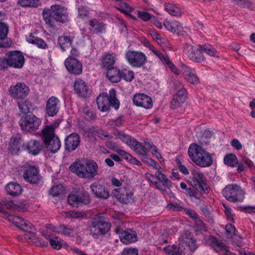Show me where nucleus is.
<instances>
[{
  "mask_svg": "<svg viewBox=\"0 0 255 255\" xmlns=\"http://www.w3.org/2000/svg\"><path fill=\"white\" fill-rule=\"evenodd\" d=\"M164 25L168 30L172 32L180 30L181 28V25L178 22H170L166 21L164 23Z\"/></svg>",
  "mask_w": 255,
  "mask_h": 255,
  "instance_id": "obj_44",
  "label": "nucleus"
},
{
  "mask_svg": "<svg viewBox=\"0 0 255 255\" xmlns=\"http://www.w3.org/2000/svg\"><path fill=\"white\" fill-rule=\"evenodd\" d=\"M18 3L23 7H37L41 4L39 0H19Z\"/></svg>",
  "mask_w": 255,
  "mask_h": 255,
  "instance_id": "obj_43",
  "label": "nucleus"
},
{
  "mask_svg": "<svg viewBox=\"0 0 255 255\" xmlns=\"http://www.w3.org/2000/svg\"><path fill=\"white\" fill-rule=\"evenodd\" d=\"M8 31L7 25L2 22H0V39H4L7 35Z\"/></svg>",
  "mask_w": 255,
  "mask_h": 255,
  "instance_id": "obj_51",
  "label": "nucleus"
},
{
  "mask_svg": "<svg viewBox=\"0 0 255 255\" xmlns=\"http://www.w3.org/2000/svg\"><path fill=\"white\" fill-rule=\"evenodd\" d=\"M195 223L197 227L200 230L206 231V228L204 222L199 218L195 220Z\"/></svg>",
  "mask_w": 255,
  "mask_h": 255,
  "instance_id": "obj_64",
  "label": "nucleus"
},
{
  "mask_svg": "<svg viewBox=\"0 0 255 255\" xmlns=\"http://www.w3.org/2000/svg\"><path fill=\"white\" fill-rule=\"evenodd\" d=\"M24 144L21 135L20 134H17L13 135L10 139L8 144V149L12 154H17L20 150V147Z\"/></svg>",
  "mask_w": 255,
  "mask_h": 255,
  "instance_id": "obj_22",
  "label": "nucleus"
},
{
  "mask_svg": "<svg viewBox=\"0 0 255 255\" xmlns=\"http://www.w3.org/2000/svg\"><path fill=\"white\" fill-rule=\"evenodd\" d=\"M81 137L77 133H72L67 135L64 140L65 149L68 152H71L75 150L80 145Z\"/></svg>",
  "mask_w": 255,
  "mask_h": 255,
  "instance_id": "obj_18",
  "label": "nucleus"
},
{
  "mask_svg": "<svg viewBox=\"0 0 255 255\" xmlns=\"http://www.w3.org/2000/svg\"><path fill=\"white\" fill-rule=\"evenodd\" d=\"M130 148L133 149L135 153L138 155L145 156L147 154L143 143L137 141L136 139L135 140V143L132 144Z\"/></svg>",
  "mask_w": 255,
  "mask_h": 255,
  "instance_id": "obj_41",
  "label": "nucleus"
},
{
  "mask_svg": "<svg viewBox=\"0 0 255 255\" xmlns=\"http://www.w3.org/2000/svg\"><path fill=\"white\" fill-rule=\"evenodd\" d=\"M180 239L181 243L185 245L191 253H194L198 248L196 239L193 237L189 231H184L180 236Z\"/></svg>",
  "mask_w": 255,
  "mask_h": 255,
  "instance_id": "obj_20",
  "label": "nucleus"
},
{
  "mask_svg": "<svg viewBox=\"0 0 255 255\" xmlns=\"http://www.w3.org/2000/svg\"><path fill=\"white\" fill-rule=\"evenodd\" d=\"M8 92L11 97L18 101L26 97L29 93V88L23 83H18L14 86H11Z\"/></svg>",
  "mask_w": 255,
  "mask_h": 255,
  "instance_id": "obj_11",
  "label": "nucleus"
},
{
  "mask_svg": "<svg viewBox=\"0 0 255 255\" xmlns=\"http://www.w3.org/2000/svg\"><path fill=\"white\" fill-rule=\"evenodd\" d=\"M72 172L75 173L80 178L91 180L98 174V166L94 160H89L85 164L74 162L70 166Z\"/></svg>",
  "mask_w": 255,
  "mask_h": 255,
  "instance_id": "obj_2",
  "label": "nucleus"
},
{
  "mask_svg": "<svg viewBox=\"0 0 255 255\" xmlns=\"http://www.w3.org/2000/svg\"><path fill=\"white\" fill-rule=\"evenodd\" d=\"M132 101L136 106L146 109L151 108L153 105L152 100L151 97L143 93L135 94L133 97Z\"/></svg>",
  "mask_w": 255,
  "mask_h": 255,
  "instance_id": "obj_19",
  "label": "nucleus"
},
{
  "mask_svg": "<svg viewBox=\"0 0 255 255\" xmlns=\"http://www.w3.org/2000/svg\"><path fill=\"white\" fill-rule=\"evenodd\" d=\"M64 190V187L62 185L59 184L53 186L50 190L49 193L53 197L57 196L63 192Z\"/></svg>",
  "mask_w": 255,
  "mask_h": 255,
  "instance_id": "obj_47",
  "label": "nucleus"
},
{
  "mask_svg": "<svg viewBox=\"0 0 255 255\" xmlns=\"http://www.w3.org/2000/svg\"><path fill=\"white\" fill-rule=\"evenodd\" d=\"M126 57L128 62L132 67L136 68L142 67L147 61L146 57L143 53L135 51H128Z\"/></svg>",
  "mask_w": 255,
  "mask_h": 255,
  "instance_id": "obj_9",
  "label": "nucleus"
},
{
  "mask_svg": "<svg viewBox=\"0 0 255 255\" xmlns=\"http://www.w3.org/2000/svg\"><path fill=\"white\" fill-rule=\"evenodd\" d=\"M90 188L93 194L96 198L106 200L110 196L108 189L104 184H102L99 181L92 183L90 185Z\"/></svg>",
  "mask_w": 255,
  "mask_h": 255,
  "instance_id": "obj_14",
  "label": "nucleus"
},
{
  "mask_svg": "<svg viewBox=\"0 0 255 255\" xmlns=\"http://www.w3.org/2000/svg\"><path fill=\"white\" fill-rule=\"evenodd\" d=\"M223 205L225 209L224 211L228 219L230 221H233L234 218L232 213V209L224 203L223 204Z\"/></svg>",
  "mask_w": 255,
  "mask_h": 255,
  "instance_id": "obj_60",
  "label": "nucleus"
},
{
  "mask_svg": "<svg viewBox=\"0 0 255 255\" xmlns=\"http://www.w3.org/2000/svg\"><path fill=\"white\" fill-rule=\"evenodd\" d=\"M96 100L98 109L102 112L110 111L111 107L114 108L116 110L119 108L120 102L116 98V92L113 88L110 90L109 96L106 93L101 94Z\"/></svg>",
  "mask_w": 255,
  "mask_h": 255,
  "instance_id": "obj_6",
  "label": "nucleus"
},
{
  "mask_svg": "<svg viewBox=\"0 0 255 255\" xmlns=\"http://www.w3.org/2000/svg\"><path fill=\"white\" fill-rule=\"evenodd\" d=\"M134 78V73L132 71L124 69L121 72V79L123 78L127 82H131Z\"/></svg>",
  "mask_w": 255,
  "mask_h": 255,
  "instance_id": "obj_49",
  "label": "nucleus"
},
{
  "mask_svg": "<svg viewBox=\"0 0 255 255\" xmlns=\"http://www.w3.org/2000/svg\"><path fill=\"white\" fill-rule=\"evenodd\" d=\"M131 233L126 231H122L120 233L121 241L125 244H128L136 241V235L133 232Z\"/></svg>",
  "mask_w": 255,
  "mask_h": 255,
  "instance_id": "obj_34",
  "label": "nucleus"
},
{
  "mask_svg": "<svg viewBox=\"0 0 255 255\" xmlns=\"http://www.w3.org/2000/svg\"><path fill=\"white\" fill-rule=\"evenodd\" d=\"M42 139L47 150L52 153L57 152L61 147L59 137L55 133L53 126H47L42 130Z\"/></svg>",
  "mask_w": 255,
  "mask_h": 255,
  "instance_id": "obj_4",
  "label": "nucleus"
},
{
  "mask_svg": "<svg viewBox=\"0 0 255 255\" xmlns=\"http://www.w3.org/2000/svg\"><path fill=\"white\" fill-rule=\"evenodd\" d=\"M43 235L49 241L51 246L54 249L60 250L63 245V241L60 238L56 237L52 234H48V232L45 231Z\"/></svg>",
  "mask_w": 255,
  "mask_h": 255,
  "instance_id": "obj_31",
  "label": "nucleus"
},
{
  "mask_svg": "<svg viewBox=\"0 0 255 255\" xmlns=\"http://www.w3.org/2000/svg\"><path fill=\"white\" fill-rule=\"evenodd\" d=\"M164 250L168 255H182V251L176 245L168 246L164 248Z\"/></svg>",
  "mask_w": 255,
  "mask_h": 255,
  "instance_id": "obj_45",
  "label": "nucleus"
},
{
  "mask_svg": "<svg viewBox=\"0 0 255 255\" xmlns=\"http://www.w3.org/2000/svg\"><path fill=\"white\" fill-rule=\"evenodd\" d=\"M181 70L185 79L190 83L194 85L199 84V78L189 67L182 65Z\"/></svg>",
  "mask_w": 255,
  "mask_h": 255,
  "instance_id": "obj_26",
  "label": "nucleus"
},
{
  "mask_svg": "<svg viewBox=\"0 0 255 255\" xmlns=\"http://www.w3.org/2000/svg\"><path fill=\"white\" fill-rule=\"evenodd\" d=\"M95 132L96 133V134L101 138H102V136H104L105 137H106L109 139H111L113 138V136L110 134L107 131L101 128L96 130Z\"/></svg>",
  "mask_w": 255,
  "mask_h": 255,
  "instance_id": "obj_55",
  "label": "nucleus"
},
{
  "mask_svg": "<svg viewBox=\"0 0 255 255\" xmlns=\"http://www.w3.org/2000/svg\"><path fill=\"white\" fill-rule=\"evenodd\" d=\"M67 71L71 74L79 75L82 73L83 66L81 62L77 58H72L69 56L64 62Z\"/></svg>",
  "mask_w": 255,
  "mask_h": 255,
  "instance_id": "obj_16",
  "label": "nucleus"
},
{
  "mask_svg": "<svg viewBox=\"0 0 255 255\" xmlns=\"http://www.w3.org/2000/svg\"><path fill=\"white\" fill-rule=\"evenodd\" d=\"M7 218L10 222H12L21 230L31 234V237H29V239L34 241V242L37 244L38 246L41 247H46L47 246V242H44L41 239L36 238L34 236L36 230L30 222L25 220L18 216L12 215H8Z\"/></svg>",
  "mask_w": 255,
  "mask_h": 255,
  "instance_id": "obj_5",
  "label": "nucleus"
},
{
  "mask_svg": "<svg viewBox=\"0 0 255 255\" xmlns=\"http://www.w3.org/2000/svg\"><path fill=\"white\" fill-rule=\"evenodd\" d=\"M106 70V76L111 82L118 83L121 81V72L117 67H112Z\"/></svg>",
  "mask_w": 255,
  "mask_h": 255,
  "instance_id": "obj_32",
  "label": "nucleus"
},
{
  "mask_svg": "<svg viewBox=\"0 0 255 255\" xmlns=\"http://www.w3.org/2000/svg\"><path fill=\"white\" fill-rule=\"evenodd\" d=\"M73 38L69 35H62L58 38V43L63 51L69 48L72 45Z\"/></svg>",
  "mask_w": 255,
  "mask_h": 255,
  "instance_id": "obj_35",
  "label": "nucleus"
},
{
  "mask_svg": "<svg viewBox=\"0 0 255 255\" xmlns=\"http://www.w3.org/2000/svg\"><path fill=\"white\" fill-rule=\"evenodd\" d=\"M185 102V100L174 95L171 100V108L173 109H176L181 107Z\"/></svg>",
  "mask_w": 255,
  "mask_h": 255,
  "instance_id": "obj_48",
  "label": "nucleus"
},
{
  "mask_svg": "<svg viewBox=\"0 0 255 255\" xmlns=\"http://www.w3.org/2000/svg\"><path fill=\"white\" fill-rule=\"evenodd\" d=\"M115 63V57L110 54H105L102 58L101 66L105 70L114 67Z\"/></svg>",
  "mask_w": 255,
  "mask_h": 255,
  "instance_id": "obj_38",
  "label": "nucleus"
},
{
  "mask_svg": "<svg viewBox=\"0 0 255 255\" xmlns=\"http://www.w3.org/2000/svg\"><path fill=\"white\" fill-rule=\"evenodd\" d=\"M155 177L161 182L162 184H159L158 182H153V185L156 188L161 191H165L166 189H170L172 187L171 182L168 180L166 176L160 171H157L155 173Z\"/></svg>",
  "mask_w": 255,
  "mask_h": 255,
  "instance_id": "obj_23",
  "label": "nucleus"
},
{
  "mask_svg": "<svg viewBox=\"0 0 255 255\" xmlns=\"http://www.w3.org/2000/svg\"><path fill=\"white\" fill-rule=\"evenodd\" d=\"M204 150L205 149L197 143H192L189 147L188 153L190 158L195 163Z\"/></svg>",
  "mask_w": 255,
  "mask_h": 255,
  "instance_id": "obj_29",
  "label": "nucleus"
},
{
  "mask_svg": "<svg viewBox=\"0 0 255 255\" xmlns=\"http://www.w3.org/2000/svg\"><path fill=\"white\" fill-rule=\"evenodd\" d=\"M88 10L85 7H81L78 9V16L81 18H84L88 16Z\"/></svg>",
  "mask_w": 255,
  "mask_h": 255,
  "instance_id": "obj_62",
  "label": "nucleus"
},
{
  "mask_svg": "<svg viewBox=\"0 0 255 255\" xmlns=\"http://www.w3.org/2000/svg\"><path fill=\"white\" fill-rule=\"evenodd\" d=\"M175 96L178 98H182L186 101L187 98V91L183 86H181V88L178 90Z\"/></svg>",
  "mask_w": 255,
  "mask_h": 255,
  "instance_id": "obj_57",
  "label": "nucleus"
},
{
  "mask_svg": "<svg viewBox=\"0 0 255 255\" xmlns=\"http://www.w3.org/2000/svg\"><path fill=\"white\" fill-rule=\"evenodd\" d=\"M112 194L123 204H128L131 199L132 194L127 193L126 190L124 189H115L112 191Z\"/></svg>",
  "mask_w": 255,
  "mask_h": 255,
  "instance_id": "obj_27",
  "label": "nucleus"
},
{
  "mask_svg": "<svg viewBox=\"0 0 255 255\" xmlns=\"http://www.w3.org/2000/svg\"><path fill=\"white\" fill-rule=\"evenodd\" d=\"M121 255H138V251L134 248H127L123 250Z\"/></svg>",
  "mask_w": 255,
  "mask_h": 255,
  "instance_id": "obj_58",
  "label": "nucleus"
},
{
  "mask_svg": "<svg viewBox=\"0 0 255 255\" xmlns=\"http://www.w3.org/2000/svg\"><path fill=\"white\" fill-rule=\"evenodd\" d=\"M191 186L200 193H206L208 190V186L205 181L202 173L196 172L193 174L190 182Z\"/></svg>",
  "mask_w": 255,
  "mask_h": 255,
  "instance_id": "obj_15",
  "label": "nucleus"
},
{
  "mask_svg": "<svg viewBox=\"0 0 255 255\" xmlns=\"http://www.w3.org/2000/svg\"><path fill=\"white\" fill-rule=\"evenodd\" d=\"M224 163L229 166H237L238 163V159L237 156L233 154L230 153L226 155L224 158Z\"/></svg>",
  "mask_w": 255,
  "mask_h": 255,
  "instance_id": "obj_39",
  "label": "nucleus"
},
{
  "mask_svg": "<svg viewBox=\"0 0 255 255\" xmlns=\"http://www.w3.org/2000/svg\"><path fill=\"white\" fill-rule=\"evenodd\" d=\"M149 49L151 50L153 53L156 55L161 61L165 62L166 60L168 58L166 57L164 55L161 53L159 51L156 50L154 49V47L152 45H150Z\"/></svg>",
  "mask_w": 255,
  "mask_h": 255,
  "instance_id": "obj_56",
  "label": "nucleus"
},
{
  "mask_svg": "<svg viewBox=\"0 0 255 255\" xmlns=\"http://www.w3.org/2000/svg\"><path fill=\"white\" fill-rule=\"evenodd\" d=\"M118 9L126 14H128V12L131 11L130 6L126 3H123L121 5L120 7L118 8Z\"/></svg>",
  "mask_w": 255,
  "mask_h": 255,
  "instance_id": "obj_63",
  "label": "nucleus"
},
{
  "mask_svg": "<svg viewBox=\"0 0 255 255\" xmlns=\"http://www.w3.org/2000/svg\"><path fill=\"white\" fill-rule=\"evenodd\" d=\"M200 47L201 52L203 51L208 55L213 56L217 53L216 49L211 45H198Z\"/></svg>",
  "mask_w": 255,
  "mask_h": 255,
  "instance_id": "obj_46",
  "label": "nucleus"
},
{
  "mask_svg": "<svg viewBox=\"0 0 255 255\" xmlns=\"http://www.w3.org/2000/svg\"><path fill=\"white\" fill-rule=\"evenodd\" d=\"M83 112L86 116V118L90 121H94L97 118L96 114L93 112L89 111L87 108H84Z\"/></svg>",
  "mask_w": 255,
  "mask_h": 255,
  "instance_id": "obj_52",
  "label": "nucleus"
},
{
  "mask_svg": "<svg viewBox=\"0 0 255 255\" xmlns=\"http://www.w3.org/2000/svg\"><path fill=\"white\" fill-rule=\"evenodd\" d=\"M176 162L178 165L179 170L180 172L185 175H187L189 173L188 169L181 163V162L179 159H176Z\"/></svg>",
  "mask_w": 255,
  "mask_h": 255,
  "instance_id": "obj_59",
  "label": "nucleus"
},
{
  "mask_svg": "<svg viewBox=\"0 0 255 255\" xmlns=\"http://www.w3.org/2000/svg\"><path fill=\"white\" fill-rule=\"evenodd\" d=\"M52 231L54 232L62 234L67 236H70L73 230L70 228L67 227L65 225H61L58 227H54Z\"/></svg>",
  "mask_w": 255,
  "mask_h": 255,
  "instance_id": "obj_42",
  "label": "nucleus"
},
{
  "mask_svg": "<svg viewBox=\"0 0 255 255\" xmlns=\"http://www.w3.org/2000/svg\"><path fill=\"white\" fill-rule=\"evenodd\" d=\"M24 180L32 184H37L42 179L38 167L35 166H28L25 167L23 173Z\"/></svg>",
  "mask_w": 255,
  "mask_h": 255,
  "instance_id": "obj_10",
  "label": "nucleus"
},
{
  "mask_svg": "<svg viewBox=\"0 0 255 255\" xmlns=\"http://www.w3.org/2000/svg\"><path fill=\"white\" fill-rule=\"evenodd\" d=\"M106 29V24L100 22L95 18L89 21V29L93 34H98L104 32Z\"/></svg>",
  "mask_w": 255,
  "mask_h": 255,
  "instance_id": "obj_28",
  "label": "nucleus"
},
{
  "mask_svg": "<svg viewBox=\"0 0 255 255\" xmlns=\"http://www.w3.org/2000/svg\"><path fill=\"white\" fill-rule=\"evenodd\" d=\"M4 209H12L13 210H16L20 211L22 210V206L21 205H19L16 204H14L12 201H8L7 203L5 204V207H4Z\"/></svg>",
  "mask_w": 255,
  "mask_h": 255,
  "instance_id": "obj_53",
  "label": "nucleus"
},
{
  "mask_svg": "<svg viewBox=\"0 0 255 255\" xmlns=\"http://www.w3.org/2000/svg\"><path fill=\"white\" fill-rule=\"evenodd\" d=\"M43 145L36 140H30L25 144H23V148L24 150L32 155H36L42 150Z\"/></svg>",
  "mask_w": 255,
  "mask_h": 255,
  "instance_id": "obj_24",
  "label": "nucleus"
},
{
  "mask_svg": "<svg viewBox=\"0 0 255 255\" xmlns=\"http://www.w3.org/2000/svg\"><path fill=\"white\" fill-rule=\"evenodd\" d=\"M41 121L32 113L22 116L19 121L23 131L32 132L36 130L41 124Z\"/></svg>",
  "mask_w": 255,
  "mask_h": 255,
  "instance_id": "obj_8",
  "label": "nucleus"
},
{
  "mask_svg": "<svg viewBox=\"0 0 255 255\" xmlns=\"http://www.w3.org/2000/svg\"><path fill=\"white\" fill-rule=\"evenodd\" d=\"M137 16L138 18L144 21L150 19L152 16L150 13L143 11H138Z\"/></svg>",
  "mask_w": 255,
  "mask_h": 255,
  "instance_id": "obj_54",
  "label": "nucleus"
},
{
  "mask_svg": "<svg viewBox=\"0 0 255 255\" xmlns=\"http://www.w3.org/2000/svg\"><path fill=\"white\" fill-rule=\"evenodd\" d=\"M7 193L13 197L17 196L21 194L22 189L21 186L16 182H9L5 187Z\"/></svg>",
  "mask_w": 255,
  "mask_h": 255,
  "instance_id": "obj_33",
  "label": "nucleus"
},
{
  "mask_svg": "<svg viewBox=\"0 0 255 255\" xmlns=\"http://www.w3.org/2000/svg\"><path fill=\"white\" fill-rule=\"evenodd\" d=\"M165 10L170 14L175 16H181L182 12L180 8L172 4H165Z\"/></svg>",
  "mask_w": 255,
  "mask_h": 255,
  "instance_id": "obj_40",
  "label": "nucleus"
},
{
  "mask_svg": "<svg viewBox=\"0 0 255 255\" xmlns=\"http://www.w3.org/2000/svg\"><path fill=\"white\" fill-rule=\"evenodd\" d=\"M213 160L210 153L205 150L202 153V155L197 158L195 163L196 164L201 167H208L212 164Z\"/></svg>",
  "mask_w": 255,
  "mask_h": 255,
  "instance_id": "obj_30",
  "label": "nucleus"
},
{
  "mask_svg": "<svg viewBox=\"0 0 255 255\" xmlns=\"http://www.w3.org/2000/svg\"><path fill=\"white\" fill-rule=\"evenodd\" d=\"M27 41L29 43L36 45L39 48L46 49L48 47V45L42 38L35 36L32 33H30L27 38Z\"/></svg>",
  "mask_w": 255,
  "mask_h": 255,
  "instance_id": "obj_37",
  "label": "nucleus"
},
{
  "mask_svg": "<svg viewBox=\"0 0 255 255\" xmlns=\"http://www.w3.org/2000/svg\"><path fill=\"white\" fill-rule=\"evenodd\" d=\"M74 89L78 96L86 98L88 96L89 87L82 80L78 79L75 81L73 85Z\"/></svg>",
  "mask_w": 255,
  "mask_h": 255,
  "instance_id": "obj_25",
  "label": "nucleus"
},
{
  "mask_svg": "<svg viewBox=\"0 0 255 255\" xmlns=\"http://www.w3.org/2000/svg\"><path fill=\"white\" fill-rule=\"evenodd\" d=\"M226 232L230 234H233L234 236H237L235 227L231 224H227L225 227Z\"/></svg>",
  "mask_w": 255,
  "mask_h": 255,
  "instance_id": "obj_61",
  "label": "nucleus"
},
{
  "mask_svg": "<svg viewBox=\"0 0 255 255\" xmlns=\"http://www.w3.org/2000/svg\"><path fill=\"white\" fill-rule=\"evenodd\" d=\"M42 15L45 23L51 27L55 26L54 20L61 23L69 21L67 8L60 4H53L50 8L44 9Z\"/></svg>",
  "mask_w": 255,
  "mask_h": 255,
  "instance_id": "obj_1",
  "label": "nucleus"
},
{
  "mask_svg": "<svg viewBox=\"0 0 255 255\" xmlns=\"http://www.w3.org/2000/svg\"><path fill=\"white\" fill-rule=\"evenodd\" d=\"M223 195L231 202H242L244 199V192L237 184H229L222 191Z\"/></svg>",
  "mask_w": 255,
  "mask_h": 255,
  "instance_id": "obj_7",
  "label": "nucleus"
},
{
  "mask_svg": "<svg viewBox=\"0 0 255 255\" xmlns=\"http://www.w3.org/2000/svg\"><path fill=\"white\" fill-rule=\"evenodd\" d=\"M119 138L121 139L123 142H126V144L130 147L132 144L135 143V139L128 134H125L124 133H123V134H121V136H119Z\"/></svg>",
  "mask_w": 255,
  "mask_h": 255,
  "instance_id": "obj_50",
  "label": "nucleus"
},
{
  "mask_svg": "<svg viewBox=\"0 0 255 255\" xmlns=\"http://www.w3.org/2000/svg\"><path fill=\"white\" fill-rule=\"evenodd\" d=\"M7 60L9 66L16 69L21 68L25 62L24 56L19 51H10Z\"/></svg>",
  "mask_w": 255,
  "mask_h": 255,
  "instance_id": "obj_13",
  "label": "nucleus"
},
{
  "mask_svg": "<svg viewBox=\"0 0 255 255\" xmlns=\"http://www.w3.org/2000/svg\"><path fill=\"white\" fill-rule=\"evenodd\" d=\"M17 106L20 112L25 115H29L32 107L31 103L27 99H21L17 101Z\"/></svg>",
  "mask_w": 255,
  "mask_h": 255,
  "instance_id": "obj_36",
  "label": "nucleus"
},
{
  "mask_svg": "<svg viewBox=\"0 0 255 255\" xmlns=\"http://www.w3.org/2000/svg\"><path fill=\"white\" fill-rule=\"evenodd\" d=\"M111 227L110 223L107 222L103 217L96 215L91 220L90 234L95 239H102L109 231Z\"/></svg>",
  "mask_w": 255,
  "mask_h": 255,
  "instance_id": "obj_3",
  "label": "nucleus"
},
{
  "mask_svg": "<svg viewBox=\"0 0 255 255\" xmlns=\"http://www.w3.org/2000/svg\"><path fill=\"white\" fill-rule=\"evenodd\" d=\"M184 51L191 60L197 62H200L204 60V56L199 47L197 48L191 45L186 44L184 48Z\"/></svg>",
  "mask_w": 255,
  "mask_h": 255,
  "instance_id": "obj_17",
  "label": "nucleus"
},
{
  "mask_svg": "<svg viewBox=\"0 0 255 255\" xmlns=\"http://www.w3.org/2000/svg\"><path fill=\"white\" fill-rule=\"evenodd\" d=\"M68 202L74 207L80 205H87L90 203V195L86 191H83L78 195L70 194L68 197Z\"/></svg>",
  "mask_w": 255,
  "mask_h": 255,
  "instance_id": "obj_12",
  "label": "nucleus"
},
{
  "mask_svg": "<svg viewBox=\"0 0 255 255\" xmlns=\"http://www.w3.org/2000/svg\"><path fill=\"white\" fill-rule=\"evenodd\" d=\"M59 100L54 97L49 98L46 102L45 107L46 113L49 117H54L56 115L59 109Z\"/></svg>",
  "mask_w": 255,
  "mask_h": 255,
  "instance_id": "obj_21",
  "label": "nucleus"
}]
</instances>
